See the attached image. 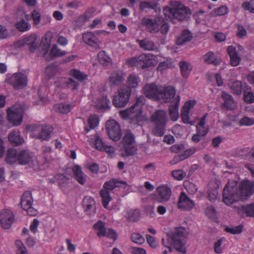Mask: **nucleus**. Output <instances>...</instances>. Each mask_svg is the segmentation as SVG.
Segmentation results:
<instances>
[{
    "label": "nucleus",
    "mask_w": 254,
    "mask_h": 254,
    "mask_svg": "<svg viewBox=\"0 0 254 254\" xmlns=\"http://www.w3.org/2000/svg\"><path fill=\"white\" fill-rule=\"evenodd\" d=\"M94 228L95 230L98 231L97 233V235L98 237L105 236H106V228L105 227V224L101 221H98L94 225Z\"/></svg>",
    "instance_id": "nucleus-44"
},
{
    "label": "nucleus",
    "mask_w": 254,
    "mask_h": 254,
    "mask_svg": "<svg viewBox=\"0 0 254 254\" xmlns=\"http://www.w3.org/2000/svg\"><path fill=\"white\" fill-rule=\"evenodd\" d=\"M242 7L246 10H249L254 13V0H251L250 2H245L242 4Z\"/></svg>",
    "instance_id": "nucleus-59"
},
{
    "label": "nucleus",
    "mask_w": 254,
    "mask_h": 254,
    "mask_svg": "<svg viewBox=\"0 0 254 254\" xmlns=\"http://www.w3.org/2000/svg\"><path fill=\"white\" fill-rule=\"evenodd\" d=\"M122 184L127 185L126 182L115 179H112L105 183L104 190L100 191V195L102 198V204L104 207L107 208L109 201L111 200L110 191L113 190L115 188L120 187Z\"/></svg>",
    "instance_id": "nucleus-5"
},
{
    "label": "nucleus",
    "mask_w": 254,
    "mask_h": 254,
    "mask_svg": "<svg viewBox=\"0 0 254 254\" xmlns=\"http://www.w3.org/2000/svg\"><path fill=\"white\" fill-rule=\"evenodd\" d=\"M33 199L30 191H25L21 197L20 204L22 209L30 216H35L37 214L36 209L32 207Z\"/></svg>",
    "instance_id": "nucleus-8"
},
{
    "label": "nucleus",
    "mask_w": 254,
    "mask_h": 254,
    "mask_svg": "<svg viewBox=\"0 0 254 254\" xmlns=\"http://www.w3.org/2000/svg\"><path fill=\"white\" fill-rule=\"evenodd\" d=\"M244 226L242 225H240L236 227H226L225 230L227 233L231 234H239L242 232Z\"/></svg>",
    "instance_id": "nucleus-50"
},
{
    "label": "nucleus",
    "mask_w": 254,
    "mask_h": 254,
    "mask_svg": "<svg viewBox=\"0 0 254 254\" xmlns=\"http://www.w3.org/2000/svg\"><path fill=\"white\" fill-rule=\"evenodd\" d=\"M136 102L134 103L135 106L139 107L141 109V107L145 104V98L143 96H137L136 97Z\"/></svg>",
    "instance_id": "nucleus-64"
},
{
    "label": "nucleus",
    "mask_w": 254,
    "mask_h": 254,
    "mask_svg": "<svg viewBox=\"0 0 254 254\" xmlns=\"http://www.w3.org/2000/svg\"><path fill=\"white\" fill-rule=\"evenodd\" d=\"M71 108L72 107L69 104L63 103L56 104L54 107V110L56 112L62 114H67L70 111Z\"/></svg>",
    "instance_id": "nucleus-39"
},
{
    "label": "nucleus",
    "mask_w": 254,
    "mask_h": 254,
    "mask_svg": "<svg viewBox=\"0 0 254 254\" xmlns=\"http://www.w3.org/2000/svg\"><path fill=\"white\" fill-rule=\"evenodd\" d=\"M72 170L74 179L81 185H84L86 181V175L82 172L81 168L78 165H75Z\"/></svg>",
    "instance_id": "nucleus-26"
},
{
    "label": "nucleus",
    "mask_w": 254,
    "mask_h": 254,
    "mask_svg": "<svg viewBox=\"0 0 254 254\" xmlns=\"http://www.w3.org/2000/svg\"><path fill=\"white\" fill-rule=\"evenodd\" d=\"M240 126H251L254 124V119H251L247 117H244L239 122Z\"/></svg>",
    "instance_id": "nucleus-60"
},
{
    "label": "nucleus",
    "mask_w": 254,
    "mask_h": 254,
    "mask_svg": "<svg viewBox=\"0 0 254 254\" xmlns=\"http://www.w3.org/2000/svg\"><path fill=\"white\" fill-rule=\"evenodd\" d=\"M140 215V214L139 210H130L127 211L126 217L128 220L135 222L139 219Z\"/></svg>",
    "instance_id": "nucleus-42"
},
{
    "label": "nucleus",
    "mask_w": 254,
    "mask_h": 254,
    "mask_svg": "<svg viewBox=\"0 0 254 254\" xmlns=\"http://www.w3.org/2000/svg\"><path fill=\"white\" fill-rule=\"evenodd\" d=\"M216 15H223L226 14L228 12V8L225 5L221 6L220 7L213 9L212 11Z\"/></svg>",
    "instance_id": "nucleus-56"
},
{
    "label": "nucleus",
    "mask_w": 254,
    "mask_h": 254,
    "mask_svg": "<svg viewBox=\"0 0 254 254\" xmlns=\"http://www.w3.org/2000/svg\"><path fill=\"white\" fill-rule=\"evenodd\" d=\"M174 66L173 62L171 59H167L164 62H160L157 67V70L158 71L162 72L163 71L167 69L168 68H172Z\"/></svg>",
    "instance_id": "nucleus-41"
},
{
    "label": "nucleus",
    "mask_w": 254,
    "mask_h": 254,
    "mask_svg": "<svg viewBox=\"0 0 254 254\" xmlns=\"http://www.w3.org/2000/svg\"><path fill=\"white\" fill-rule=\"evenodd\" d=\"M73 77L78 81H83L87 78V75L78 70H74L72 72Z\"/></svg>",
    "instance_id": "nucleus-55"
},
{
    "label": "nucleus",
    "mask_w": 254,
    "mask_h": 254,
    "mask_svg": "<svg viewBox=\"0 0 254 254\" xmlns=\"http://www.w3.org/2000/svg\"><path fill=\"white\" fill-rule=\"evenodd\" d=\"M16 246V254H28L26 248L21 240H17L15 242Z\"/></svg>",
    "instance_id": "nucleus-46"
},
{
    "label": "nucleus",
    "mask_w": 254,
    "mask_h": 254,
    "mask_svg": "<svg viewBox=\"0 0 254 254\" xmlns=\"http://www.w3.org/2000/svg\"><path fill=\"white\" fill-rule=\"evenodd\" d=\"M121 144L125 151L124 157H128L135 155L137 152L135 145V136L130 131H127L123 137Z\"/></svg>",
    "instance_id": "nucleus-6"
},
{
    "label": "nucleus",
    "mask_w": 254,
    "mask_h": 254,
    "mask_svg": "<svg viewBox=\"0 0 254 254\" xmlns=\"http://www.w3.org/2000/svg\"><path fill=\"white\" fill-rule=\"evenodd\" d=\"M227 52L230 57L231 65L233 66L238 65L241 59L238 55L236 48L233 46H230L227 48Z\"/></svg>",
    "instance_id": "nucleus-29"
},
{
    "label": "nucleus",
    "mask_w": 254,
    "mask_h": 254,
    "mask_svg": "<svg viewBox=\"0 0 254 254\" xmlns=\"http://www.w3.org/2000/svg\"><path fill=\"white\" fill-rule=\"evenodd\" d=\"M31 130L33 132L32 136L38 139L47 140L50 136L53 131V127L50 126H31Z\"/></svg>",
    "instance_id": "nucleus-12"
},
{
    "label": "nucleus",
    "mask_w": 254,
    "mask_h": 254,
    "mask_svg": "<svg viewBox=\"0 0 254 254\" xmlns=\"http://www.w3.org/2000/svg\"><path fill=\"white\" fill-rule=\"evenodd\" d=\"M158 101L164 103H172L175 101V99L180 97L176 95L175 89L172 86H162L160 89Z\"/></svg>",
    "instance_id": "nucleus-11"
},
{
    "label": "nucleus",
    "mask_w": 254,
    "mask_h": 254,
    "mask_svg": "<svg viewBox=\"0 0 254 254\" xmlns=\"http://www.w3.org/2000/svg\"><path fill=\"white\" fill-rule=\"evenodd\" d=\"M163 13L167 20L175 24L186 20L190 15L191 11L188 7L180 5L175 7L165 6Z\"/></svg>",
    "instance_id": "nucleus-2"
},
{
    "label": "nucleus",
    "mask_w": 254,
    "mask_h": 254,
    "mask_svg": "<svg viewBox=\"0 0 254 254\" xmlns=\"http://www.w3.org/2000/svg\"><path fill=\"white\" fill-rule=\"evenodd\" d=\"M10 82L13 88L18 90L26 86L27 78L25 74L21 72L16 73L11 77Z\"/></svg>",
    "instance_id": "nucleus-16"
},
{
    "label": "nucleus",
    "mask_w": 254,
    "mask_h": 254,
    "mask_svg": "<svg viewBox=\"0 0 254 254\" xmlns=\"http://www.w3.org/2000/svg\"><path fill=\"white\" fill-rule=\"evenodd\" d=\"M186 229L182 227L176 228L166 233L167 239L170 241L172 246L177 251L186 254L187 253L184 235Z\"/></svg>",
    "instance_id": "nucleus-3"
},
{
    "label": "nucleus",
    "mask_w": 254,
    "mask_h": 254,
    "mask_svg": "<svg viewBox=\"0 0 254 254\" xmlns=\"http://www.w3.org/2000/svg\"><path fill=\"white\" fill-rule=\"evenodd\" d=\"M105 129L111 139L117 141L121 138L122 132L120 126L116 121L111 120L107 121Z\"/></svg>",
    "instance_id": "nucleus-9"
},
{
    "label": "nucleus",
    "mask_w": 254,
    "mask_h": 254,
    "mask_svg": "<svg viewBox=\"0 0 254 254\" xmlns=\"http://www.w3.org/2000/svg\"><path fill=\"white\" fill-rule=\"evenodd\" d=\"M82 205L88 215H92L95 213V202L92 197L88 196L84 197L82 200Z\"/></svg>",
    "instance_id": "nucleus-23"
},
{
    "label": "nucleus",
    "mask_w": 254,
    "mask_h": 254,
    "mask_svg": "<svg viewBox=\"0 0 254 254\" xmlns=\"http://www.w3.org/2000/svg\"><path fill=\"white\" fill-rule=\"evenodd\" d=\"M221 97L223 103L221 105L222 108L226 110L232 111L237 108V103L234 101L232 96L225 92H222Z\"/></svg>",
    "instance_id": "nucleus-18"
},
{
    "label": "nucleus",
    "mask_w": 254,
    "mask_h": 254,
    "mask_svg": "<svg viewBox=\"0 0 254 254\" xmlns=\"http://www.w3.org/2000/svg\"><path fill=\"white\" fill-rule=\"evenodd\" d=\"M178 205L179 208L190 211L193 207L194 203L185 192H182L180 195Z\"/></svg>",
    "instance_id": "nucleus-19"
},
{
    "label": "nucleus",
    "mask_w": 254,
    "mask_h": 254,
    "mask_svg": "<svg viewBox=\"0 0 254 254\" xmlns=\"http://www.w3.org/2000/svg\"><path fill=\"white\" fill-rule=\"evenodd\" d=\"M66 54L65 52L62 51L60 49H58L56 45H53L50 52V57L51 60L54 58L63 56Z\"/></svg>",
    "instance_id": "nucleus-49"
},
{
    "label": "nucleus",
    "mask_w": 254,
    "mask_h": 254,
    "mask_svg": "<svg viewBox=\"0 0 254 254\" xmlns=\"http://www.w3.org/2000/svg\"><path fill=\"white\" fill-rule=\"evenodd\" d=\"M175 101L171 103L169 107V114L170 119L173 121H176L179 117V107L180 101V97H178Z\"/></svg>",
    "instance_id": "nucleus-27"
},
{
    "label": "nucleus",
    "mask_w": 254,
    "mask_h": 254,
    "mask_svg": "<svg viewBox=\"0 0 254 254\" xmlns=\"http://www.w3.org/2000/svg\"><path fill=\"white\" fill-rule=\"evenodd\" d=\"M49 49V46H45L44 47L41 48V50L40 51L41 53L40 55H42L47 61L51 60L50 54L48 55Z\"/></svg>",
    "instance_id": "nucleus-62"
},
{
    "label": "nucleus",
    "mask_w": 254,
    "mask_h": 254,
    "mask_svg": "<svg viewBox=\"0 0 254 254\" xmlns=\"http://www.w3.org/2000/svg\"><path fill=\"white\" fill-rule=\"evenodd\" d=\"M95 147L99 150L104 151L109 154L113 153L115 151L114 147L105 144L102 139L98 136H96L95 141Z\"/></svg>",
    "instance_id": "nucleus-28"
},
{
    "label": "nucleus",
    "mask_w": 254,
    "mask_h": 254,
    "mask_svg": "<svg viewBox=\"0 0 254 254\" xmlns=\"http://www.w3.org/2000/svg\"><path fill=\"white\" fill-rule=\"evenodd\" d=\"M139 82V77L135 74H131L127 77V84L125 85L129 87V89H131V88L135 89L138 87Z\"/></svg>",
    "instance_id": "nucleus-36"
},
{
    "label": "nucleus",
    "mask_w": 254,
    "mask_h": 254,
    "mask_svg": "<svg viewBox=\"0 0 254 254\" xmlns=\"http://www.w3.org/2000/svg\"><path fill=\"white\" fill-rule=\"evenodd\" d=\"M242 210L245 213L246 216L254 218V203L241 206Z\"/></svg>",
    "instance_id": "nucleus-45"
},
{
    "label": "nucleus",
    "mask_w": 254,
    "mask_h": 254,
    "mask_svg": "<svg viewBox=\"0 0 254 254\" xmlns=\"http://www.w3.org/2000/svg\"><path fill=\"white\" fill-rule=\"evenodd\" d=\"M38 42V40L37 35L35 34H32L25 38L24 40L21 41V45L22 46L27 45L30 51L33 53L37 47Z\"/></svg>",
    "instance_id": "nucleus-25"
},
{
    "label": "nucleus",
    "mask_w": 254,
    "mask_h": 254,
    "mask_svg": "<svg viewBox=\"0 0 254 254\" xmlns=\"http://www.w3.org/2000/svg\"><path fill=\"white\" fill-rule=\"evenodd\" d=\"M254 193V182L245 180L240 183L231 185L227 184L223 191V202L231 205L239 200H247Z\"/></svg>",
    "instance_id": "nucleus-1"
},
{
    "label": "nucleus",
    "mask_w": 254,
    "mask_h": 254,
    "mask_svg": "<svg viewBox=\"0 0 254 254\" xmlns=\"http://www.w3.org/2000/svg\"><path fill=\"white\" fill-rule=\"evenodd\" d=\"M179 66L183 77H187L192 70V66L191 64L187 62L182 61L179 63Z\"/></svg>",
    "instance_id": "nucleus-37"
},
{
    "label": "nucleus",
    "mask_w": 254,
    "mask_h": 254,
    "mask_svg": "<svg viewBox=\"0 0 254 254\" xmlns=\"http://www.w3.org/2000/svg\"><path fill=\"white\" fill-rule=\"evenodd\" d=\"M195 151V149L194 148H190L187 150H186L184 154L182 155L178 156L177 157H175V160L177 161L184 160L186 158H188L190 155H192Z\"/></svg>",
    "instance_id": "nucleus-51"
},
{
    "label": "nucleus",
    "mask_w": 254,
    "mask_h": 254,
    "mask_svg": "<svg viewBox=\"0 0 254 254\" xmlns=\"http://www.w3.org/2000/svg\"><path fill=\"white\" fill-rule=\"evenodd\" d=\"M169 29L170 27L167 22H165L164 20L163 22H161L159 29V31L161 34H166L168 32Z\"/></svg>",
    "instance_id": "nucleus-63"
},
{
    "label": "nucleus",
    "mask_w": 254,
    "mask_h": 254,
    "mask_svg": "<svg viewBox=\"0 0 254 254\" xmlns=\"http://www.w3.org/2000/svg\"><path fill=\"white\" fill-rule=\"evenodd\" d=\"M20 13L22 18L15 23V27L19 32H24L30 28V25L28 22L30 18V15L25 13L23 11H21Z\"/></svg>",
    "instance_id": "nucleus-21"
},
{
    "label": "nucleus",
    "mask_w": 254,
    "mask_h": 254,
    "mask_svg": "<svg viewBox=\"0 0 254 254\" xmlns=\"http://www.w3.org/2000/svg\"><path fill=\"white\" fill-rule=\"evenodd\" d=\"M10 143L15 146H18L24 142L23 138L20 135V132L18 130H14L8 136Z\"/></svg>",
    "instance_id": "nucleus-31"
},
{
    "label": "nucleus",
    "mask_w": 254,
    "mask_h": 254,
    "mask_svg": "<svg viewBox=\"0 0 254 254\" xmlns=\"http://www.w3.org/2000/svg\"><path fill=\"white\" fill-rule=\"evenodd\" d=\"M192 38V34L188 30H184L176 40L178 45H182L190 41Z\"/></svg>",
    "instance_id": "nucleus-33"
},
{
    "label": "nucleus",
    "mask_w": 254,
    "mask_h": 254,
    "mask_svg": "<svg viewBox=\"0 0 254 254\" xmlns=\"http://www.w3.org/2000/svg\"><path fill=\"white\" fill-rule=\"evenodd\" d=\"M98 123L99 119L96 115H94L90 116L88 119V124L90 127L89 128L87 127H84L85 130L87 132L91 129L94 128L98 126Z\"/></svg>",
    "instance_id": "nucleus-43"
},
{
    "label": "nucleus",
    "mask_w": 254,
    "mask_h": 254,
    "mask_svg": "<svg viewBox=\"0 0 254 254\" xmlns=\"http://www.w3.org/2000/svg\"><path fill=\"white\" fill-rule=\"evenodd\" d=\"M82 39L85 43L95 48L96 49H101L100 46V42L91 32L84 33L82 36Z\"/></svg>",
    "instance_id": "nucleus-24"
},
{
    "label": "nucleus",
    "mask_w": 254,
    "mask_h": 254,
    "mask_svg": "<svg viewBox=\"0 0 254 254\" xmlns=\"http://www.w3.org/2000/svg\"><path fill=\"white\" fill-rule=\"evenodd\" d=\"M23 109L21 107L12 106L7 110V118L13 126L20 125L23 120Z\"/></svg>",
    "instance_id": "nucleus-10"
},
{
    "label": "nucleus",
    "mask_w": 254,
    "mask_h": 254,
    "mask_svg": "<svg viewBox=\"0 0 254 254\" xmlns=\"http://www.w3.org/2000/svg\"><path fill=\"white\" fill-rule=\"evenodd\" d=\"M154 56L151 54H142L138 57V66L143 69L154 65Z\"/></svg>",
    "instance_id": "nucleus-20"
},
{
    "label": "nucleus",
    "mask_w": 254,
    "mask_h": 254,
    "mask_svg": "<svg viewBox=\"0 0 254 254\" xmlns=\"http://www.w3.org/2000/svg\"><path fill=\"white\" fill-rule=\"evenodd\" d=\"M189 111L186 110H183V109H182V110L181 111V116L182 121H183V123L185 124H189L191 125H193L194 122L192 121H189L190 118H189Z\"/></svg>",
    "instance_id": "nucleus-53"
},
{
    "label": "nucleus",
    "mask_w": 254,
    "mask_h": 254,
    "mask_svg": "<svg viewBox=\"0 0 254 254\" xmlns=\"http://www.w3.org/2000/svg\"><path fill=\"white\" fill-rule=\"evenodd\" d=\"M161 87L154 83L146 84L142 88L143 93L147 98L156 101L158 100Z\"/></svg>",
    "instance_id": "nucleus-15"
},
{
    "label": "nucleus",
    "mask_w": 254,
    "mask_h": 254,
    "mask_svg": "<svg viewBox=\"0 0 254 254\" xmlns=\"http://www.w3.org/2000/svg\"><path fill=\"white\" fill-rule=\"evenodd\" d=\"M131 93V89L124 85L118 90V94L114 96L113 104L117 108L125 107L128 102Z\"/></svg>",
    "instance_id": "nucleus-7"
},
{
    "label": "nucleus",
    "mask_w": 254,
    "mask_h": 254,
    "mask_svg": "<svg viewBox=\"0 0 254 254\" xmlns=\"http://www.w3.org/2000/svg\"><path fill=\"white\" fill-rule=\"evenodd\" d=\"M161 199L160 202H166L171 195L172 191L170 188L163 186L157 188L156 190Z\"/></svg>",
    "instance_id": "nucleus-30"
},
{
    "label": "nucleus",
    "mask_w": 254,
    "mask_h": 254,
    "mask_svg": "<svg viewBox=\"0 0 254 254\" xmlns=\"http://www.w3.org/2000/svg\"><path fill=\"white\" fill-rule=\"evenodd\" d=\"M238 31L236 35L239 38H243L247 34V31L243 26L238 24L237 25Z\"/></svg>",
    "instance_id": "nucleus-61"
},
{
    "label": "nucleus",
    "mask_w": 254,
    "mask_h": 254,
    "mask_svg": "<svg viewBox=\"0 0 254 254\" xmlns=\"http://www.w3.org/2000/svg\"><path fill=\"white\" fill-rule=\"evenodd\" d=\"M173 177L178 180H182L186 176V173L182 170H174L172 172Z\"/></svg>",
    "instance_id": "nucleus-58"
},
{
    "label": "nucleus",
    "mask_w": 254,
    "mask_h": 254,
    "mask_svg": "<svg viewBox=\"0 0 254 254\" xmlns=\"http://www.w3.org/2000/svg\"><path fill=\"white\" fill-rule=\"evenodd\" d=\"M18 152L17 150L12 148H9L6 152V156L5 157V161L8 164H12L18 161Z\"/></svg>",
    "instance_id": "nucleus-35"
},
{
    "label": "nucleus",
    "mask_w": 254,
    "mask_h": 254,
    "mask_svg": "<svg viewBox=\"0 0 254 254\" xmlns=\"http://www.w3.org/2000/svg\"><path fill=\"white\" fill-rule=\"evenodd\" d=\"M140 47L145 51H153L155 49L154 43L147 39L143 40H137Z\"/></svg>",
    "instance_id": "nucleus-34"
},
{
    "label": "nucleus",
    "mask_w": 254,
    "mask_h": 254,
    "mask_svg": "<svg viewBox=\"0 0 254 254\" xmlns=\"http://www.w3.org/2000/svg\"><path fill=\"white\" fill-rule=\"evenodd\" d=\"M55 178L58 182V185L61 188L65 187L67 184L69 178L62 174H57Z\"/></svg>",
    "instance_id": "nucleus-47"
},
{
    "label": "nucleus",
    "mask_w": 254,
    "mask_h": 254,
    "mask_svg": "<svg viewBox=\"0 0 254 254\" xmlns=\"http://www.w3.org/2000/svg\"><path fill=\"white\" fill-rule=\"evenodd\" d=\"M204 61L207 64H212L214 65H218L220 64L218 60L214 59V56L213 53L209 52L203 57Z\"/></svg>",
    "instance_id": "nucleus-48"
},
{
    "label": "nucleus",
    "mask_w": 254,
    "mask_h": 254,
    "mask_svg": "<svg viewBox=\"0 0 254 254\" xmlns=\"http://www.w3.org/2000/svg\"><path fill=\"white\" fill-rule=\"evenodd\" d=\"M244 100L248 103L251 104L254 102V94L251 91L245 90L244 92Z\"/></svg>",
    "instance_id": "nucleus-52"
},
{
    "label": "nucleus",
    "mask_w": 254,
    "mask_h": 254,
    "mask_svg": "<svg viewBox=\"0 0 254 254\" xmlns=\"http://www.w3.org/2000/svg\"><path fill=\"white\" fill-rule=\"evenodd\" d=\"M158 2L155 0L150 1H142L139 4V9L141 11H147L148 10L154 9L156 10L158 6Z\"/></svg>",
    "instance_id": "nucleus-32"
},
{
    "label": "nucleus",
    "mask_w": 254,
    "mask_h": 254,
    "mask_svg": "<svg viewBox=\"0 0 254 254\" xmlns=\"http://www.w3.org/2000/svg\"><path fill=\"white\" fill-rule=\"evenodd\" d=\"M18 162L21 165H26L31 163V166L35 170L39 169V163L37 160H33L32 156L27 150H22L18 152Z\"/></svg>",
    "instance_id": "nucleus-14"
},
{
    "label": "nucleus",
    "mask_w": 254,
    "mask_h": 254,
    "mask_svg": "<svg viewBox=\"0 0 254 254\" xmlns=\"http://www.w3.org/2000/svg\"><path fill=\"white\" fill-rule=\"evenodd\" d=\"M164 18L161 17H157L154 19L143 17L141 20V24L146 27V30L151 33H156L159 31L161 22H163Z\"/></svg>",
    "instance_id": "nucleus-13"
},
{
    "label": "nucleus",
    "mask_w": 254,
    "mask_h": 254,
    "mask_svg": "<svg viewBox=\"0 0 254 254\" xmlns=\"http://www.w3.org/2000/svg\"><path fill=\"white\" fill-rule=\"evenodd\" d=\"M0 220L3 229H9L14 220V215L12 211L8 209L2 210L0 213Z\"/></svg>",
    "instance_id": "nucleus-17"
},
{
    "label": "nucleus",
    "mask_w": 254,
    "mask_h": 254,
    "mask_svg": "<svg viewBox=\"0 0 254 254\" xmlns=\"http://www.w3.org/2000/svg\"><path fill=\"white\" fill-rule=\"evenodd\" d=\"M99 62L104 65L107 66L112 63V59L108 56L104 51H101L98 54Z\"/></svg>",
    "instance_id": "nucleus-40"
},
{
    "label": "nucleus",
    "mask_w": 254,
    "mask_h": 254,
    "mask_svg": "<svg viewBox=\"0 0 254 254\" xmlns=\"http://www.w3.org/2000/svg\"><path fill=\"white\" fill-rule=\"evenodd\" d=\"M125 73L122 71H114L109 77V83L110 86H117L121 83L125 78Z\"/></svg>",
    "instance_id": "nucleus-22"
},
{
    "label": "nucleus",
    "mask_w": 254,
    "mask_h": 254,
    "mask_svg": "<svg viewBox=\"0 0 254 254\" xmlns=\"http://www.w3.org/2000/svg\"><path fill=\"white\" fill-rule=\"evenodd\" d=\"M66 83L67 84V86L69 88H71L72 90L77 89L79 85L78 82L71 78H68L66 81Z\"/></svg>",
    "instance_id": "nucleus-57"
},
{
    "label": "nucleus",
    "mask_w": 254,
    "mask_h": 254,
    "mask_svg": "<svg viewBox=\"0 0 254 254\" xmlns=\"http://www.w3.org/2000/svg\"><path fill=\"white\" fill-rule=\"evenodd\" d=\"M150 121L154 126L153 134L157 136H163L167 121L166 112L163 110H156L150 117Z\"/></svg>",
    "instance_id": "nucleus-4"
},
{
    "label": "nucleus",
    "mask_w": 254,
    "mask_h": 254,
    "mask_svg": "<svg viewBox=\"0 0 254 254\" xmlns=\"http://www.w3.org/2000/svg\"><path fill=\"white\" fill-rule=\"evenodd\" d=\"M132 241L137 244L141 245L144 242V239L138 233H132L131 235Z\"/></svg>",
    "instance_id": "nucleus-54"
},
{
    "label": "nucleus",
    "mask_w": 254,
    "mask_h": 254,
    "mask_svg": "<svg viewBox=\"0 0 254 254\" xmlns=\"http://www.w3.org/2000/svg\"><path fill=\"white\" fill-rule=\"evenodd\" d=\"M243 84L241 81L236 80L230 84V88L233 93L237 95L241 94L242 92Z\"/></svg>",
    "instance_id": "nucleus-38"
}]
</instances>
